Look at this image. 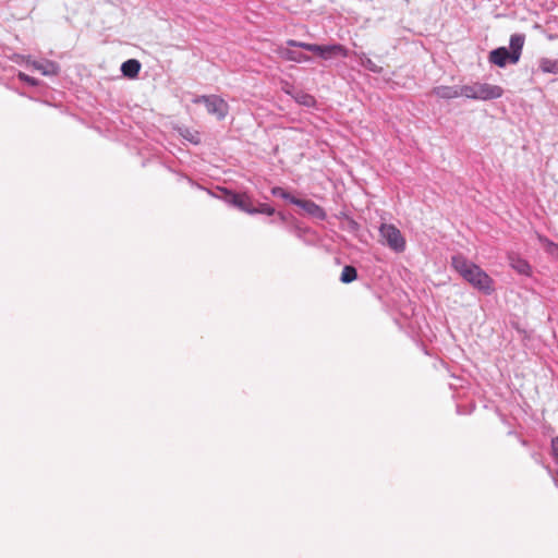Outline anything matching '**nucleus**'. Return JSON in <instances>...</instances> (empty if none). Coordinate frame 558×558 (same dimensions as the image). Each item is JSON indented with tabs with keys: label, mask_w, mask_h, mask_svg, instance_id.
<instances>
[{
	"label": "nucleus",
	"mask_w": 558,
	"mask_h": 558,
	"mask_svg": "<svg viewBox=\"0 0 558 558\" xmlns=\"http://www.w3.org/2000/svg\"><path fill=\"white\" fill-rule=\"evenodd\" d=\"M141 70V63L136 59H130L122 63L121 72L129 78H135Z\"/></svg>",
	"instance_id": "11"
},
{
	"label": "nucleus",
	"mask_w": 558,
	"mask_h": 558,
	"mask_svg": "<svg viewBox=\"0 0 558 558\" xmlns=\"http://www.w3.org/2000/svg\"><path fill=\"white\" fill-rule=\"evenodd\" d=\"M294 99L296 100L298 104L305 107H313L316 104V100L312 95L302 92L298 93L294 96Z\"/></svg>",
	"instance_id": "16"
},
{
	"label": "nucleus",
	"mask_w": 558,
	"mask_h": 558,
	"mask_svg": "<svg viewBox=\"0 0 558 558\" xmlns=\"http://www.w3.org/2000/svg\"><path fill=\"white\" fill-rule=\"evenodd\" d=\"M379 233L385 243L392 251L401 253L405 250V239L396 226L391 223H383L379 228Z\"/></svg>",
	"instance_id": "6"
},
{
	"label": "nucleus",
	"mask_w": 558,
	"mask_h": 558,
	"mask_svg": "<svg viewBox=\"0 0 558 558\" xmlns=\"http://www.w3.org/2000/svg\"><path fill=\"white\" fill-rule=\"evenodd\" d=\"M193 102L204 104L206 106L207 112L209 114L216 116L219 120H223L229 113L228 102L217 95L197 96L193 99Z\"/></svg>",
	"instance_id": "5"
},
{
	"label": "nucleus",
	"mask_w": 558,
	"mask_h": 558,
	"mask_svg": "<svg viewBox=\"0 0 558 558\" xmlns=\"http://www.w3.org/2000/svg\"><path fill=\"white\" fill-rule=\"evenodd\" d=\"M356 278H357V271L353 266L348 265V266L343 267L341 277H340V280L343 283L353 282L354 280H356Z\"/></svg>",
	"instance_id": "15"
},
{
	"label": "nucleus",
	"mask_w": 558,
	"mask_h": 558,
	"mask_svg": "<svg viewBox=\"0 0 558 558\" xmlns=\"http://www.w3.org/2000/svg\"><path fill=\"white\" fill-rule=\"evenodd\" d=\"M434 93L441 98H458L461 97L459 94V88H453L449 86H439L435 88Z\"/></svg>",
	"instance_id": "14"
},
{
	"label": "nucleus",
	"mask_w": 558,
	"mask_h": 558,
	"mask_svg": "<svg viewBox=\"0 0 558 558\" xmlns=\"http://www.w3.org/2000/svg\"><path fill=\"white\" fill-rule=\"evenodd\" d=\"M451 265L473 288L487 295L495 291L494 280L480 266L469 262L464 256H452Z\"/></svg>",
	"instance_id": "1"
},
{
	"label": "nucleus",
	"mask_w": 558,
	"mask_h": 558,
	"mask_svg": "<svg viewBox=\"0 0 558 558\" xmlns=\"http://www.w3.org/2000/svg\"><path fill=\"white\" fill-rule=\"evenodd\" d=\"M525 36L522 34H513L510 37L511 63H517L520 60L522 49L524 46Z\"/></svg>",
	"instance_id": "8"
},
{
	"label": "nucleus",
	"mask_w": 558,
	"mask_h": 558,
	"mask_svg": "<svg viewBox=\"0 0 558 558\" xmlns=\"http://www.w3.org/2000/svg\"><path fill=\"white\" fill-rule=\"evenodd\" d=\"M510 266L521 275L530 276L531 275V266L529 263L517 256H509Z\"/></svg>",
	"instance_id": "12"
},
{
	"label": "nucleus",
	"mask_w": 558,
	"mask_h": 558,
	"mask_svg": "<svg viewBox=\"0 0 558 558\" xmlns=\"http://www.w3.org/2000/svg\"><path fill=\"white\" fill-rule=\"evenodd\" d=\"M277 53L283 60L293 61L298 63L307 62L311 60V58L307 54L284 47H279L277 49Z\"/></svg>",
	"instance_id": "9"
},
{
	"label": "nucleus",
	"mask_w": 558,
	"mask_h": 558,
	"mask_svg": "<svg viewBox=\"0 0 558 558\" xmlns=\"http://www.w3.org/2000/svg\"><path fill=\"white\" fill-rule=\"evenodd\" d=\"M219 191L222 193L221 198L226 203L243 213L248 215L265 214L268 216H272L275 214L274 207L266 203H256L246 192L236 193L226 187H220Z\"/></svg>",
	"instance_id": "2"
},
{
	"label": "nucleus",
	"mask_w": 558,
	"mask_h": 558,
	"mask_svg": "<svg viewBox=\"0 0 558 558\" xmlns=\"http://www.w3.org/2000/svg\"><path fill=\"white\" fill-rule=\"evenodd\" d=\"M459 94L470 99L490 100L500 98L504 94V89L498 85L477 82L459 87Z\"/></svg>",
	"instance_id": "4"
},
{
	"label": "nucleus",
	"mask_w": 558,
	"mask_h": 558,
	"mask_svg": "<svg viewBox=\"0 0 558 558\" xmlns=\"http://www.w3.org/2000/svg\"><path fill=\"white\" fill-rule=\"evenodd\" d=\"M539 69L543 73L558 74V60L542 58L539 60Z\"/></svg>",
	"instance_id": "13"
},
{
	"label": "nucleus",
	"mask_w": 558,
	"mask_h": 558,
	"mask_svg": "<svg viewBox=\"0 0 558 558\" xmlns=\"http://www.w3.org/2000/svg\"><path fill=\"white\" fill-rule=\"evenodd\" d=\"M367 63H368V65H367V66H368V69H369V70H372V71H376V66H375V64H373V63H372V61H371V60H368V61H367Z\"/></svg>",
	"instance_id": "23"
},
{
	"label": "nucleus",
	"mask_w": 558,
	"mask_h": 558,
	"mask_svg": "<svg viewBox=\"0 0 558 558\" xmlns=\"http://www.w3.org/2000/svg\"><path fill=\"white\" fill-rule=\"evenodd\" d=\"M19 76H20L21 80H23L25 82H28L32 85L36 84V81L34 78H31L28 75H26L24 73H20Z\"/></svg>",
	"instance_id": "22"
},
{
	"label": "nucleus",
	"mask_w": 558,
	"mask_h": 558,
	"mask_svg": "<svg viewBox=\"0 0 558 558\" xmlns=\"http://www.w3.org/2000/svg\"><path fill=\"white\" fill-rule=\"evenodd\" d=\"M181 135L193 144L197 145L201 143V135L197 131L185 129L181 131Z\"/></svg>",
	"instance_id": "17"
},
{
	"label": "nucleus",
	"mask_w": 558,
	"mask_h": 558,
	"mask_svg": "<svg viewBox=\"0 0 558 558\" xmlns=\"http://www.w3.org/2000/svg\"><path fill=\"white\" fill-rule=\"evenodd\" d=\"M271 194L274 196H280L284 199H288L289 202H291V198H295L294 196H292L290 193H288L286 190H283L282 187L280 186H275L271 189Z\"/></svg>",
	"instance_id": "18"
},
{
	"label": "nucleus",
	"mask_w": 558,
	"mask_h": 558,
	"mask_svg": "<svg viewBox=\"0 0 558 558\" xmlns=\"http://www.w3.org/2000/svg\"><path fill=\"white\" fill-rule=\"evenodd\" d=\"M543 243L547 253L558 257V244L550 242L548 240H543Z\"/></svg>",
	"instance_id": "19"
},
{
	"label": "nucleus",
	"mask_w": 558,
	"mask_h": 558,
	"mask_svg": "<svg viewBox=\"0 0 558 558\" xmlns=\"http://www.w3.org/2000/svg\"><path fill=\"white\" fill-rule=\"evenodd\" d=\"M550 449H551V456L554 457V459L558 465V436H556L551 439Z\"/></svg>",
	"instance_id": "21"
},
{
	"label": "nucleus",
	"mask_w": 558,
	"mask_h": 558,
	"mask_svg": "<svg viewBox=\"0 0 558 558\" xmlns=\"http://www.w3.org/2000/svg\"><path fill=\"white\" fill-rule=\"evenodd\" d=\"M511 53L506 47L497 48L489 53V61L500 68H504L507 62H511Z\"/></svg>",
	"instance_id": "10"
},
{
	"label": "nucleus",
	"mask_w": 558,
	"mask_h": 558,
	"mask_svg": "<svg viewBox=\"0 0 558 558\" xmlns=\"http://www.w3.org/2000/svg\"><path fill=\"white\" fill-rule=\"evenodd\" d=\"M291 203L301 207L304 210V213L307 214L308 216H312V217H314L316 219H320V220H324L326 218L325 210L319 205L314 203L313 201L301 199V198H291Z\"/></svg>",
	"instance_id": "7"
},
{
	"label": "nucleus",
	"mask_w": 558,
	"mask_h": 558,
	"mask_svg": "<svg viewBox=\"0 0 558 558\" xmlns=\"http://www.w3.org/2000/svg\"><path fill=\"white\" fill-rule=\"evenodd\" d=\"M287 45L290 47H299L307 51H312L324 60H330L338 57L345 58L349 54V50L340 44L316 45L290 39L287 41Z\"/></svg>",
	"instance_id": "3"
},
{
	"label": "nucleus",
	"mask_w": 558,
	"mask_h": 558,
	"mask_svg": "<svg viewBox=\"0 0 558 558\" xmlns=\"http://www.w3.org/2000/svg\"><path fill=\"white\" fill-rule=\"evenodd\" d=\"M34 66H35V69H37L38 71H40L45 75L54 73V71H51V70L48 69V68H51V69L53 68L52 63H48L47 65H43L40 63H34Z\"/></svg>",
	"instance_id": "20"
}]
</instances>
